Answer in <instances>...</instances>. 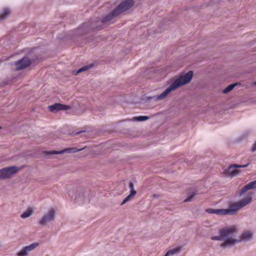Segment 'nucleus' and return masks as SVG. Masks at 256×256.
I'll return each mask as SVG.
<instances>
[{
	"label": "nucleus",
	"instance_id": "5",
	"mask_svg": "<svg viewBox=\"0 0 256 256\" xmlns=\"http://www.w3.org/2000/svg\"><path fill=\"white\" fill-rule=\"evenodd\" d=\"M88 195L89 190L83 188H78L76 191L70 190L68 192V196L71 200L80 204H83L86 200H88Z\"/></svg>",
	"mask_w": 256,
	"mask_h": 256
},
{
	"label": "nucleus",
	"instance_id": "22",
	"mask_svg": "<svg viewBox=\"0 0 256 256\" xmlns=\"http://www.w3.org/2000/svg\"><path fill=\"white\" fill-rule=\"evenodd\" d=\"M129 187L130 190V193L132 194V192H134V194H136V191L134 189V185L132 182H130L129 184Z\"/></svg>",
	"mask_w": 256,
	"mask_h": 256
},
{
	"label": "nucleus",
	"instance_id": "14",
	"mask_svg": "<svg viewBox=\"0 0 256 256\" xmlns=\"http://www.w3.org/2000/svg\"><path fill=\"white\" fill-rule=\"evenodd\" d=\"M11 12L10 8H5L0 13V20H2L9 16Z\"/></svg>",
	"mask_w": 256,
	"mask_h": 256
},
{
	"label": "nucleus",
	"instance_id": "11",
	"mask_svg": "<svg viewBox=\"0 0 256 256\" xmlns=\"http://www.w3.org/2000/svg\"><path fill=\"white\" fill-rule=\"evenodd\" d=\"M70 109V106L60 103H55L48 106L49 110L54 113L57 112L60 110H68Z\"/></svg>",
	"mask_w": 256,
	"mask_h": 256
},
{
	"label": "nucleus",
	"instance_id": "4",
	"mask_svg": "<svg viewBox=\"0 0 256 256\" xmlns=\"http://www.w3.org/2000/svg\"><path fill=\"white\" fill-rule=\"evenodd\" d=\"M192 76L193 72L192 70L188 72L184 76H181L176 78L172 84L160 94L148 97V100H154L157 101L164 99L172 90H174L190 82L192 79Z\"/></svg>",
	"mask_w": 256,
	"mask_h": 256
},
{
	"label": "nucleus",
	"instance_id": "18",
	"mask_svg": "<svg viewBox=\"0 0 256 256\" xmlns=\"http://www.w3.org/2000/svg\"><path fill=\"white\" fill-rule=\"evenodd\" d=\"M33 214L32 210L29 208L26 212H24L21 215V217L22 218H26L30 217Z\"/></svg>",
	"mask_w": 256,
	"mask_h": 256
},
{
	"label": "nucleus",
	"instance_id": "21",
	"mask_svg": "<svg viewBox=\"0 0 256 256\" xmlns=\"http://www.w3.org/2000/svg\"><path fill=\"white\" fill-rule=\"evenodd\" d=\"M148 119V117L146 116H142L135 118L133 120L137 121H145Z\"/></svg>",
	"mask_w": 256,
	"mask_h": 256
},
{
	"label": "nucleus",
	"instance_id": "2",
	"mask_svg": "<svg viewBox=\"0 0 256 256\" xmlns=\"http://www.w3.org/2000/svg\"><path fill=\"white\" fill-rule=\"evenodd\" d=\"M237 232L236 228L234 226L226 227L220 230V236H212L210 239L212 240L222 241L220 246L224 249L241 242L242 240L248 241L252 238V234L249 231L244 232L241 236V239L236 238Z\"/></svg>",
	"mask_w": 256,
	"mask_h": 256
},
{
	"label": "nucleus",
	"instance_id": "17",
	"mask_svg": "<svg viewBox=\"0 0 256 256\" xmlns=\"http://www.w3.org/2000/svg\"><path fill=\"white\" fill-rule=\"evenodd\" d=\"M238 82H234L228 85L226 88L223 90V93L225 94L228 93L229 92L232 91L236 86L238 85Z\"/></svg>",
	"mask_w": 256,
	"mask_h": 256
},
{
	"label": "nucleus",
	"instance_id": "7",
	"mask_svg": "<svg viewBox=\"0 0 256 256\" xmlns=\"http://www.w3.org/2000/svg\"><path fill=\"white\" fill-rule=\"evenodd\" d=\"M56 212L53 208L50 209L38 221V224L44 226L48 223L54 221L55 218Z\"/></svg>",
	"mask_w": 256,
	"mask_h": 256
},
{
	"label": "nucleus",
	"instance_id": "8",
	"mask_svg": "<svg viewBox=\"0 0 256 256\" xmlns=\"http://www.w3.org/2000/svg\"><path fill=\"white\" fill-rule=\"evenodd\" d=\"M250 163L246 164H232L228 169L224 170L225 174L231 178L234 177L240 172V170L237 168H246L249 165Z\"/></svg>",
	"mask_w": 256,
	"mask_h": 256
},
{
	"label": "nucleus",
	"instance_id": "12",
	"mask_svg": "<svg viewBox=\"0 0 256 256\" xmlns=\"http://www.w3.org/2000/svg\"><path fill=\"white\" fill-rule=\"evenodd\" d=\"M38 245L37 242L33 243L30 246H26L22 248L18 253V256H26L29 252L34 250Z\"/></svg>",
	"mask_w": 256,
	"mask_h": 256
},
{
	"label": "nucleus",
	"instance_id": "10",
	"mask_svg": "<svg viewBox=\"0 0 256 256\" xmlns=\"http://www.w3.org/2000/svg\"><path fill=\"white\" fill-rule=\"evenodd\" d=\"M81 149H78L76 148H66L62 150L57 151V150H51L46 152V154L47 156H52L53 154H62L64 153H75L78 152L81 150Z\"/></svg>",
	"mask_w": 256,
	"mask_h": 256
},
{
	"label": "nucleus",
	"instance_id": "6",
	"mask_svg": "<svg viewBox=\"0 0 256 256\" xmlns=\"http://www.w3.org/2000/svg\"><path fill=\"white\" fill-rule=\"evenodd\" d=\"M19 168L16 166L6 167L0 170V178L6 179L10 178L12 175L17 173Z\"/></svg>",
	"mask_w": 256,
	"mask_h": 256
},
{
	"label": "nucleus",
	"instance_id": "13",
	"mask_svg": "<svg viewBox=\"0 0 256 256\" xmlns=\"http://www.w3.org/2000/svg\"><path fill=\"white\" fill-rule=\"evenodd\" d=\"M255 188H256V180L251 182L244 186L240 192L239 196H241L248 190Z\"/></svg>",
	"mask_w": 256,
	"mask_h": 256
},
{
	"label": "nucleus",
	"instance_id": "3",
	"mask_svg": "<svg viewBox=\"0 0 256 256\" xmlns=\"http://www.w3.org/2000/svg\"><path fill=\"white\" fill-rule=\"evenodd\" d=\"M254 194V193L252 192H247L243 199L238 202L230 204L228 209H213L209 208L206 209V212L208 214H214L218 215L236 214L239 210L251 203Z\"/></svg>",
	"mask_w": 256,
	"mask_h": 256
},
{
	"label": "nucleus",
	"instance_id": "25",
	"mask_svg": "<svg viewBox=\"0 0 256 256\" xmlns=\"http://www.w3.org/2000/svg\"><path fill=\"white\" fill-rule=\"evenodd\" d=\"M82 132H86V131H85V130H84V131H80V132H76V134H80V133Z\"/></svg>",
	"mask_w": 256,
	"mask_h": 256
},
{
	"label": "nucleus",
	"instance_id": "20",
	"mask_svg": "<svg viewBox=\"0 0 256 256\" xmlns=\"http://www.w3.org/2000/svg\"><path fill=\"white\" fill-rule=\"evenodd\" d=\"M180 252V249L178 248H174L168 250L165 256H168L173 254L178 253Z\"/></svg>",
	"mask_w": 256,
	"mask_h": 256
},
{
	"label": "nucleus",
	"instance_id": "24",
	"mask_svg": "<svg viewBox=\"0 0 256 256\" xmlns=\"http://www.w3.org/2000/svg\"><path fill=\"white\" fill-rule=\"evenodd\" d=\"M153 196V197H154V198H158L159 195H158V194H153V196Z\"/></svg>",
	"mask_w": 256,
	"mask_h": 256
},
{
	"label": "nucleus",
	"instance_id": "15",
	"mask_svg": "<svg viewBox=\"0 0 256 256\" xmlns=\"http://www.w3.org/2000/svg\"><path fill=\"white\" fill-rule=\"evenodd\" d=\"M93 66H94L93 64H90L80 68L78 70L74 71V74L75 75H77L78 74H79L80 72H86V71L92 68Z\"/></svg>",
	"mask_w": 256,
	"mask_h": 256
},
{
	"label": "nucleus",
	"instance_id": "26",
	"mask_svg": "<svg viewBox=\"0 0 256 256\" xmlns=\"http://www.w3.org/2000/svg\"><path fill=\"white\" fill-rule=\"evenodd\" d=\"M254 84L256 86V81L254 82Z\"/></svg>",
	"mask_w": 256,
	"mask_h": 256
},
{
	"label": "nucleus",
	"instance_id": "19",
	"mask_svg": "<svg viewBox=\"0 0 256 256\" xmlns=\"http://www.w3.org/2000/svg\"><path fill=\"white\" fill-rule=\"evenodd\" d=\"M136 194H134V192H132V194H130L128 196H126L123 200L122 203L121 204V205H123L128 202V201L130 200Z\"/></svg>",
	"mask_w": 256,
	"mask_h": 256
},
{
	"label": "nucleus",
	"instance_id": "9",
	"mask_svg": "<svg viewBox=\"0 0 256 256\" xmlns=\"http://www.w3.org/2000/svg\"><path fill=\"white\" fill-rule=\"evenodd\" d=\"M14 64L16 66L15 70H20L30 66L31 60L25 56L20 60L16 62Z\"/></svg>",
	"mask_w": 256,
	"mask_h": 256
},
{
	"label": "nucleus",
	"instance_id": "16",
	"mask_svg": "<svg viewBox=\"0 0 256 256\" xmlns=\"http://www.w3.org/2000/svg\"><path fill=\"white\" fill-rule=\"evenodd\" d=\"M198 194L196 192H190L188 194L187 198L184 200V202H190L194 200L195 196Z\"/></svg>",
	"mask_w": 256,
	"mask_h": 256
},
{
	"label": "nucleus",
	"instance_id": "23",
	"mask_svg": "<svg viewBox=\"0 0 256 256\" xmlns=\"http://www.w3.org/2000/svg\"><path fill=\"white\" fill-rule=\"evenodd\" d=\"M256 150V142L254 144L252 148V152H255Z\"/></svg>",
	"mask_w": 256,
	"mask_h": 256
},
{
	"label": "nucleus",
	"instance_id": "1",
	"mask_svg": "<svg viewBox=\"0 0 256 256\" xmlns=\"http://www.w3.org/2000/svg\"><path fill=\"white\" fill-rule=\"evenodd\" d=\"M134 2L133 0H126L122 2L112 11L104 16L102 20L97 18L82 24L74 32L75 37L82 36L94 30H98L104 28L103 24L110 22L114 18L122 12L130 8Z\"/></svg>",
	"mask_w": 256,
	"mask_h": 256
}]
</instances>
